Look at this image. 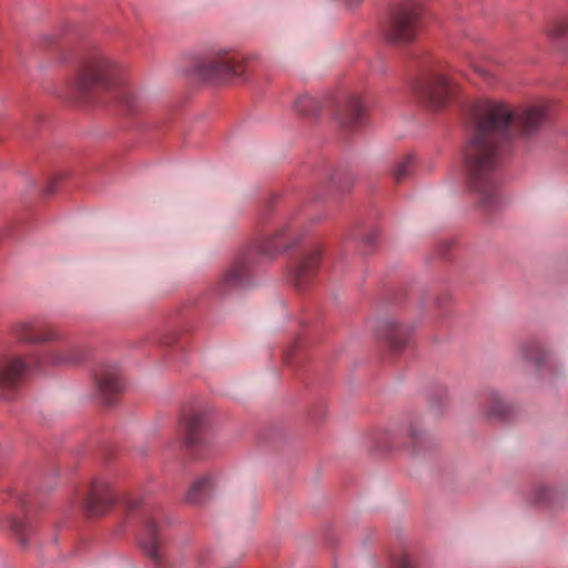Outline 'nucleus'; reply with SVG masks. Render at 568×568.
<instances>
[{
    "label": "nucleus",
    "instance_id": "1",
    "mask_svg": "<svg viewBox=\"0 0 568 568\" xmlns=\"http://www.w3.org/2000/svg\"><path fill=\"white\" fill-rule=\"evenodd\" d=\"M548 119V106L544 103L516 111L503 101L471 103L466 118L468 141L463 156L469 186L478 194L480 205L491 207L497 202L495 171L501 162L506 142L515 135L530 136Z\"/></svg>",
    "mask_w": 568,
    "mask_h": 568
},
{
    "label": "nucleus",
    "instance_id": "2",
    "mask_svg": "<svg viewBox=\"0 0 568 568\" xmlns=\"http://www.w3.org/2000/svg\"><path fill=\"white\" fill-rule=\"evenodd\" d=\"M124 67L101 51L85 55L70 82L73 93L89 99L100 91H116L129 112L140 109V97L123 80Z\"/></svg>",
    "mask_w": 568,
    "mask_h": 568
},
{
    "label": "nucleus",
    "instance_id": "3",
    "mask_svg": "<svg viewBox=\"0 0 568 568\" xmlns=\"http://www.w3.org/2000/svg\"><path fill=\"white\" fill-rule=\"evenodd\" d=\"M426 11L418 0H404L394 7L382 27L384 38L396 44L414 42L423 30Z\"/></svg>",
    "mask_w": 568,
    "mask_h": 568
},
{
    "label": "nucleus",
    "instance_id": "4",
    "mask_svg": "<svg viewBox=\"0 0 568 568\" xmlns=\"http://www.w3.org/2000/svg\"><path fill=\"white\" fill-rule=\"evenodd\" d=\"M194 72L204 81L222 84L242 74V63L231 51L217 48L210 50L196 61Z\"/></svg>",
    "mask_w": 568,
    "mask_h": 568
},
{
    "label": "nucleus",
    "instance_id": "5",
    "mask_svg": "<svg viewBox=\"0 0 568 568\" xmlns=\"http://www.w3.org/2000/svg\"><path fill=\"white\" fill-rule=\"evenodd\" d=\"M53 345L48 346L41 351L38 356H34L33 365L40 369L47 366L64 367L72 366L81 363L88 355L84 345L67 338L60 332V338L57 341H49Z\"/></svg>",
    "mask_w": 568,
    "mask_h": 568
},
{
    "label": "nucleus",
    "instance_id": "6",
    "mask_svg": "<svg viewBox=\"0 0 568 568\" xmlns=\"http://www.w3.org/2000/svg\"><path fill=\"white\" fill-rule=\"evenodd\" d=\"M516 356L531 364L541 378H555L562 369L554 353L538 338L521 341L517 346Z\"/></svg>",
    "mask_w": 568,
    "mask_h": 568
},
{
    "label": "nucleus",
    "instance_id": "7",
    "mask_svg": "<svg viewBox=\"0 0 568 568\" xmlns=\"http://www.w3.org/2000/svg\"><path fill=\"white\" fill-rule=\"evenodd\" d=\"M95 394L108 406L114 405L124 392V381L120 366L115 363H101L94 369Z\"/></svg>",
    "mask_w": 568,
    "mask_h": 568
},
{
    "label": "nucleus",
    "instance_id": "8",
    "mask_svg": "<svg viewBox=\"0 0 568 568\" xmlns=\"http://www.w3.org/2000/svg\"><path fill=\"white\" fill-rule=\"evenodd\" d=\"M253 262L254 252L237 256L216 282L215 292L220 295H226L248 285L250 267Z\"/></svg>",
    "mask_w": 568,
    "mask_h": 568
},
{
    "label": "nucleus",
    "instance_id": "9",
    "mask_svg": "<svg viewBox=\"0 0 568 568\" xmlns=\"http://www.w3.org/2000/svg\"><path fill=\"white\" fill-rule=\"evenodd\" d=\"M301 240V225L295 221H288L280 226L272 235L265 237L256 248V252L267 258H272L296 245Z\"/></svg>",
    "mask_w": 568,
    "mask_h": 568
},
{
    "label": "nucleus",
    "instance_id": "10",
    "mask_svg": "<svg viewBox=\"0 0 568 568\" xmlns=\"http://www.w3.org/2000/svg\"><path fill=\"white\" fill-rule=\"evenodd\" d=\"M516 413V406L495 388L485 389L479 396V414L484 422H506L514 418Z\"/></svg>",
    "mask_w": 568,
    "mask_h": 568
},
{
    "label": "nucleus",
    "instance_id": "11",
    "mask_svg": "<svg viewBox=\"0 0 568 568\" xmlns=\"http://www.w3.org/2000/svg\"><path fill=\"white\" fill-rule=\"evenodd\" d=\"M417 91L434 108H442L454 94L455 87L446 74L436 72L428 75L418 85Z\"/></svg>",
    "mask_w": 568,
    "mask_h": 568
},
{
    "label": "nucleus",
    "instance_id": "12",
    "mask_svg": "<svg viewBox=\"0 0 568 568\" xmlns=\"http://www.w3.org/2000/svg\"><path fill=\"white\" fill-rule=\"evenodd\" d=\"M179 417L182 426H204L222 422L219 409L201 400L184 403L180 409Z\"/></svg>",
    "mask_w": 568,
    "mask_h": 568
},
{
    "label": "nucleus",
    "instance_id": "13",
    "mask_svg": "<svg viewBox=\"0 0 568 568\" xmlns=\"http://www.w3.org/2000/svg\"><path fill=\"white\" fill-rule=\"evenodd\" d=\"M31 364L18 355L0 356V390L14 389L30 372Z\"/></svg>",
    "mask_w": 568,
    "mask_h": 568
},
{
    "label": "nucleus",
    "instance_id": "14",
    "mask_svg": "<svg viewBox=\"0 0 568 568\" xmlns=\"http://www.w3.org/2000/svg\"><path fill=\"white\" fill-rule=\"evenodd\" d=\"M11 333L20 343L41 344L60 338V331L52 326L21 321L12 325Z\"/></svg>",
    "mask_w": 568,
    "mask_h": 568
},
{
    "label": "nucleus",
    "instance_id": "15",
    "mask_svg": "<svg viewBox=\"0 0 568 568\" xmlns=\"http://www.w3.org/2000/svg\"><path fill=\"white\" fill-rule=\"evenodd\" d=\"M114 503V495L109 484L97 479L81 500V506L90 516L103 515Z\"/></svg>",
    "mask_w": 568,
    "mask_h": 568
},
{
    "label": "nucleus",
    "instance_id": "16",
    "mask_svg": "<svg viewBox=\"0 0 568 568\" xmlns=\"http://www.w3.org/2000/svg\"><path fill=\"white\" fill-rule=\"evenodd\" d=\"M321 255L322 250L313 247L292 266L290 281L297 290L301 291L312 283L320 265Z\"/></svg>",
    "mask_w": 568,
    "mask_h": 568
},
{
    "label": "nucleus",
    "instance_id": "17",
    "mask_svg": "<svg viewBox=\"0 0 568 568\" xmlns=\"http://www.w3.org/2000/svg\"><path fill=\"white\" fill-rule=\"evenodd\" d=\"M365 108L358 95H349L341 103L335 112L338 124L345 129H354L362 123Z\"/></svg>",
    "mask_w": 568,
    "mask_h": 568
},
{
    "label": "nucleus",
    "instance_id": "18",
    "mask_svg": "<svg viewBox=\"0 0 568 568\" xmlns=\"http://www.w3.org/2000/svg\"><path fill=\"white\" fill-rule=\"evenodd\" d=\"M377 334L394 352L402 349L406 345L408 338L407 328L393 320L382 321L378 324Z\"/></svg>",
    "mask_w": 568,
    "mask_h": 568
},
{
    "label": "nucleus",
    "instance_id": "19",
    "mask_svg": "<svg viewBox=\"0 0 568 568\" xmlns=\"http://www.w3.org/2000/svg\"><path fill=\"white\" fill-rule=\"evenodd\" d=\"M140 544L145 554L154 561L160 559L161 539L158 531L155 518L146 516L144 518V528L140 538Z\"/></svg>",
    "mask_w": 568,
    "mask_h": 568
},
{
    "label": "nucleus",
    "instance_id": "20",
    "mask_svg": "<svg viewBox=\"0 0 568 568\" xmlns=\"http://www.w3.org/2000/svg\"><path fill=\"white\" fill-rule=\"evenodd\" d=\"M213 487L214 484L211 477H201L193 481L185 499L189 504L199 505L211 496Z\"/></svg>",
    "mask_w": 568,
    "mask_h": 568
},
{
    "label": "nucleus",
    "instance_id": "21",
    "mask_svg": "<svg viewBox=\"0 0 568 568\" xmlns=\"http://www.w3.org/2000/svg\"><path fill=\"white\" fill-rule=\"evenodd\" d=\"M413 163H414V158L412 155H406L395 164V166L392 171V176L396 183H400L407 176H409L412 168H413Z\"/></svg>",
    "mask_w": 568,
    "mask_h": 568
},
{
    "label": "nucleus",
    "instance_id": "22",
    "mask_svg": "<svg viewBox=\"0 0 568 568\" xmlns=\"http://www.w3.org/2000/svg\"><path fill=\"white\" fill-rule=\"evenodd\" d=\"M9 525H10V529L16 535L19 542L22 546H26L28 544L27 535L30 534V531H31V527L29 526V524L27 521H24L23 519L12 517L9 521Z\"/></svg>",
    "mask_w": 568,
    "mask_h": 568
},
{
    "label": "nucleus",
    "instance_id": "23",
    "mask_svg": "<svg viewBox=\"0 0 568 568\" xmlns=\"http://www.w3.org/2000/svg\"><path fill=\"white\" fill-rule=\"evenodd\" d=\"M183 443L190 449L201 447L204 444L202 428H185Z\"/></svg>",
    "mask_w": 568,
    "mask_h": 568
},
{
    "label": "nucleus",
    "instance_id": "24",
    "mask_svg": "<svg viewBox=\"0 0 568 568\" xmlns=\"http://www.w3.org/2000/svg\"><path fill=\"white\" fill-rule=\"evenodd\" d=\"M317 103L316 101L310 97V95H301L294 101V110L300 114H311Z\"/></svg>",
    "mask_w": 568,
    "mask_h": 568
},
{
    "label": "nucleus",
    "instance_id": "25",
    "mask_svg": "<svg viewBox=\"0 0 568 568\" xmlns=\"http://www.w3.org/2000/svg\"><path fill=\"white\" fill-rule=\"evenodd\" d=\"M547 33L554 39H562L568 36V20L557 19L548 28Z\"/></svg>",
    "mask_w": 568,
    "mask_h": 568
},
{
    "label": "nucleus",
    "instance_id": "26",
    "mask_svg": "<svg viewBox=\"0 0 568 568\" xmlns=\"http://www.w3.org/2000/svg\"><path fill=\"white\" fill-rule=\"evenodd\" d=\"M554 489L548 486H539L535 490V501L538 504H547L552 500Z\"/></svg>",
    "mask_w": 568,
    "mask_h": 568
},
{
    "label": "nucleus",
    "instance_id": "27",
    "mask_svg": "<svg viewBox=\"0 0 568 568\" xmlns=\"http://www.w3.org/2000/svg\"><path fill=\"white\" fill-rule=\"evenodd\" d=\"M394 568H417V567H416L415 559L412 556L404 554L395 560Z\"/></svg>",
    "mask_w": 568,
    "mask_h": 568
},
{
    "label": "nucleus",
    "instance_id": "28",
    "mask_svg": "<svg viewBox=\"0 0 568 568\" xmlns=\"http://www.w3.org/2000/svg\"><path fill=\"white\" fill-rule=\"evenodd\" d=\"M123 503H124L125 507L129 508V509H134L140 504V501L138 499H131V498H128V497H125L123 499Z\"/></svg>",
    "mask_w": 568,
    "mask_h": 568
},
{
    "label": "nucleus",
    "instance_id": "29",
    "mask_svg": "<svg viewBox=\"0 0 568 568\" xmlns=\"http://www.w3.org/2000/svg\"><path fill=\"white\" fill-rule=\"evenodd\" d=\"M362 0H346V6L348 9H355L359 6Z\"/></svg>",
    "mask_w": 568,
    "mask_h": 568
},
{
    "label": "nucleus",
    "instance_id": "30",
    "mask_svg": "<svg viewBox=\"0 0 568 568\" xmlns=\"http://www.w3.org/2000/svg\"><path fill=\"white\" fill-rule=\"evenodd\" d=\"M473 68L477 73L481 74L483 77H488V72L485 69H480L475 65H473Z\"/></svg>",
    "mask_w": 568,
    "mask_h": 568
},
{
    "label": "nucleus",
    "instance_id": "31",
    "mask_svg": "<svg viewBox=\"0 0 568 568\" xmlns=\"http://www.w3.org/2000/svg\"><path fill=\"white\" fill-rule=\"evenodd\" d=\"M312 422H313V423H323V422H325V420H324V419H322V417H321V416L315 415V416L313 417Z\"/></svg>",
    "mask_w": 568,
    "mask_h": 568
},
{
    "label": "nucleus",
    "instance_id": "32",
    "mask_svg": "<svg viewBox=\"0 0 568 568\" xmlns=\"http://www.w3.org/2000/svg\"><path fill=\"white\" fill-rule=\"evenodd\" d=\"M169 422H170V420H169L168 418H165L164 416H162V417H160V418L158 419V423H163V424H165V423H169Z\"/></svg>",
    "mask_w": 568,
    "mask_h": 568
}]
</instances>
